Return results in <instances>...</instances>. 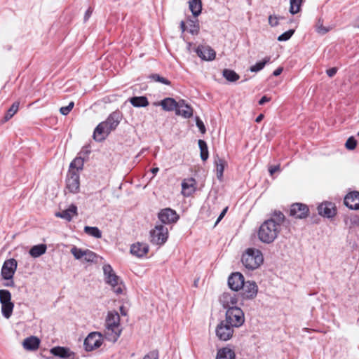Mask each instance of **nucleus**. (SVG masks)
<instances>
[{"instance_id": "33", "label": "nucleus", "mask_w": 359, "mask_h": 359, "mask_svg": "<svg viewBox=\"0 0 359 359\" xmlns=\"http://www.w3.org/2000/svg\"><path fill=\"white\" fill-rule=\"evenodd\" d=\"M83 166V159L81 157L74 158L70 163L69 170H75L76 172L82 170Z\"/></svg>"}, {"instance_id": "64", "label": "nucleus", "mask_w": 359, "mask_h": 359, "mask_svg": "<svg viewBox=\"0 0 359 359\" xmlns=\"http://www.w3.org/2000/svg\"><path fill=\"white\" fill-rule=\"evenodd\" d=\"M121 311L123 315H126V313L123 311V309L122 306L121 307Z\"/></svg>"}, {"instance_id": "62", "label": "nucleus", "mask_w": 359, "mask_h": 359, "mask_svg": "<svg viewBox=\"0 0 359 359\" xmlns=\"http://www.w3.org/2000/svg\"><path fill=\"white\" fill-rule=\"evenodd\" d=\"M159 169L158 168H153L151 169V172L154 174V175H156L158 172Z\"/></svg>"}, {"instance_id": "13", "label": "nucleus", "mask_w": 359, "mask_h": 359, "mask_svg": "<svg viewBox=\"0 0 359 359\" xmlns=\"http://www.w3.org/2000/svg\"><path fill=\"white\" fill-rule=\"evenodd\" d=\"M318 211L319 215L327 218H332L337 214L335 205L331 202L322 203L318 205Z\"/></svg>"}, {"instance_id": "35", "label": "nucleus", "mask_w": 359, "mask_h": 359, "mask_svg": "<svg viewBox=\"0 0 359 359\" xmlns=\"http://www.w3.org/2000/svg\"><path fill=\"white\" fill-rule=\"evenodd\" d=\"M0 303L1 305L13 303L11 294L7 290H0Z\"/></svg>"}, {"instance_id": "45", "label": "nucleus", "mask_w": 359, "mask_h": 359, "mask_svg": "<svg viewBox=\"0 0 359 359\" xmlns=\"http://www.w3.org/2000/svg\"><path fill=\"white\" fill-rule=\"evenodd\" d=\"M357 145V141L353 137H350L345 144V147L348 150H353Z\"/></svg>"}, {"instance_id": "49", "label": "nucleus", "mask_w": 359, "mask_h": 359, "mask_svg": "<svg viewBox=\"0 0 359 359\" xmlns=\"http://www.w3.org/2000/svg\"><path fill=\"white\" fill-rule=\"evenodd\" d=\"M143 359H158V352L156 350H154L144 355Z\"/></svg>"}, {"instance_id": "31", "label": "nucleus", "mask_w": 359, "mask_h": 359, "mask_svg": "<svg viewBox=\"0 0 359 359\" xmlns=\"http://www.w3.org/2000/svg\"><path fill=\"white\" fill-rule=\"evenodd\" d=\"M223 76L230 82H235L240 78L239 75L233 70L224 69L222 72Z\"/></svg>"}, {"instance_id": "27", "label": "nucleus", "mask_w": 359, "mask_h": 359, "mask_svg": "<svg viewBox=\"0 0 359 359\" xmlns=\"http://www.w3.org/2000/svg\"><path fill=\"white\" fill-rule=\"evenodd\" d=\"M130 102L135 107H145L149 104L145 96L133 97L130 99Z\"/></svg>"}, {"instance_id": "18", "label": "nucleus", "mask_w": 359, "mask_h": 359, "mask_svg": "<svg viewBox=\"0 0 359 359\" xmlns=\"http://www.w3.org/2000/svg\"><path fill=\"white\" fill-rule=\"evenodd\" d=\"M196 189V180L190 177L184 179L182 182V194L189 197L192 195Z\"/></svg>"}, {"instance_id": "23", "label": "nucleus", "mask_w": 359, "mask_h": 359, "mask_svg": "<svg viewBox=\"0 0 359 359\" xmlns=\"http://www.w3.org/2000/svg\"><path fill=\"white\" fill-rule=\"evenodd\" d=\"M40 339L34 336L27 337L22 342V346L27 351H35L39 348Z\"/></svg>"}, {"instance_id": "40", "label": "nucleus", "mask_w": 359, "mask_h": 359, "mask_svg": "<svg viewBox=\"0 0 359 359\" xmlns=\"http://www.w3.org/2000/svg\"><path fill=\"white\" fill-rule=\"evenodd\" d=\"M302 0H290V12L292 14H296L299 12Z\"/></svg>"}, {"instance_id": "15", "label": "nucleus", "mask_w": 359, "mask_h": 359, "mask_svg": "<svg viewBox=\"0 0 359 359\" xmlns=\"http://www.w3.org/2000/svg\"><path fill=\"white\" fill-rule=\"evenodd\" d=\"M197 55L203 60L211 61L215 58V51L209 46L201 45L196 49Z\"/></svg>"}, {"instance_id": "9", "label": "nucleus", "mask_w": 359, "mask_h": 359, "mask_svg": "<svg viewBox=\"0 0 359 359\" xmlns=\"http://www.w3.org/2000/svg\"><path fill=\"white\" fill-rule=\"evenodd\" d=\"M18 262L15 259H9L3 264L1 275L3 279L11 280L17 269Z\"/></svg>"}, {"instance_id": "52", "label": "nucleus", "mask_w": 359, "mask_h": 359, "mask_svg": "<svg viewBox=\"0 0 359 359\" xmlns=\"http://www.w3.org/2000/svg\"><path fill=\"white\" fill-rule=\"evenodd\" d=\"M227 210H228V208L226 207L222 211V212L220 213L219 216L218 217L216 222H215V225H217L219 221L224 217L225 214L227 212Z\"/></svg>"}, {"instance_id": "51", "label": "nucleus", "mask_w": 359, "mask_h": 359, "mask_svg": "<svg viewBox=\"0 0 359 359\" xmlns=\"http://www.w3.org/2000/svg\"><path fill=\"white\" fill-rule=\"evenodd\" d=\"M337 71V68L332 67V68L327 69L326 71V73L328 75V76L332 77L336 74Z\"/></svg>"}, {"instance_id": "56", "label": "nucleus", "mask_w": 359, "mask_h": 359, "mask_svg": "<svg viewBox=\"0 0 359 359\" xmlns=\"http://www.w3.org/2000/svg\"><path fill=\"white\" fill-rule=\"evenodd\" d=\"M177 106L176 107V109L177 108H184L185 106H188L189 104L185 102L184 100H181L179 102H177Z\"/></svg>"}, {"instance_id": "12", "label": "nucleus", "mask_w": 359, "mask_h": 359, "mask_svg": "<svg viewBox=\"0 0 359 359\" xmlns=\"http://www.w3.org/2000/svg\"><path fill=\"white\" fill-rule=\"evenodd\" d=\"M158 219L160 221L165 224H172L176 222L179 216L176 213V212L171 208H165L163 209L158 213Z\"/></svg>"}, {"instance_id": "63", "label": "nucleus", "mask_w": 359, "mask_h": 359, "mask_svg": "<svg viewBox=\"0 0 359 359\" xmlns=\"http://www.w3.org/2000/svg\"><path fill=\"white\" fill-rule=\"evenodd\" d=\"M11 280V282H9V283H8L5 284V285H6V286H7V287H13V286H14V282H13V280H12V279H11V280Z\"/></svg>"}, {"instance_id": "34", "label": "nucleus", "mask_w": 359, "mask_h": 359, "mask_svg": "<svg viewBox=\"0 0 359 359\" xmlns=\"http://www.w3.org/2000/svg\"><path fill=\"white\" fill-rule=\"evenodd\" d=\"M84 232L90 236H92L96 238H100L102 237L101 231L95 226H85Z\"/></svg>"}, {"instance_id": "1", "label": "nucleus", "mask_w": 359, "mask_h": 359, "mask_svg": "<svg viewBox=\"0 0 359 359\" xmlns=\"http://www.w3.org/2000/svg\"><path fill=\"white\" fill-rule=\"evenodd\" d=\"M285 215L280 210H274L270 218L265 220L259 226L258 238L264 243H273L281 230V225L285 221Z\"/></svg>"}, {"instance_id": "19", "label": "nucleus", "mask_w": 359, "mask_h": 359, "mask_svg": "<svg viewBox=\"0 0 359 359\" xmlns=\"http://www.w3.org/2000/svg\"><path fill=\"white\" fill-rule=\"evenodd\" d=\"M344 203L346 206L352 210L359 209V192L354 191L348 194L345 198Z\"/></svg>"}, {"instance_id": "50", "label": "nucleus", "mask_w": 359, "mask_h": 359, "mask_svg": "<svg viewBox=\"0 0 359 359\" xmlns=\"http://www.w3.org/2000/svg\"><path fill=\"white\" fill-rule=\"evenodd\" d=\"M269 22L272 27H276L278 24V18L270 15L269 18Z\"/></svg>"}, {"instance_id": "22", "label": "nucleus", "mask_w": 359, "mask_h": 359, "mask_svg": "<svg viewBox=\"0 0 359 359\" xmlns=\"http://www.w3.org/2000/svg\"><path fill=\"white\" fill-rule=\"evenodd\" d=\"M77 207L72 204L67 210L55 213L57 217L62 218L70 222L74 216L77 215Z\"/></svg>"}, {"instance_id": "26", "label": "nucleus", "mask_w": 359, "mask_h": 359, "mask_svg": "<svg viewBox=\"0 0 359 359\" xmlns=\"http://www.w3.org/2000/svg\"><path fill=\"white\" fill-rule=\"evenodd\" d=\"M47 250V246L45 244H39L34 245L29 250V255L34 258L39 257L42 255L45 254Z\"/></svg>"}, {"instance_id": "43", "label": "nucleus", "mask_w": 359, "mask_h": 359, "mask_svg": "<svg viewBox=\"0 0 359 359\" xmlns=\"http://www.w3.org/2000/svg\"><path fill=\"white\" fill-rule=\"evenodd\" d=\"M189 26H190L189 32L193 35L198 34V33L199 32L198 22L197 21L190 20Z\"/></svg>"}, {"instance_id": "30", "label": "nucleus", "mask_w": 359, "mask_h": 359, "mask_svg": "<svg viewBox=\"0 0 359 359\" xmlns=\"http://www.w3.org/2000/svg\"><path fill=\"white\" fill-rule=\"evenodd\" d=\"M160 104L165 111H176V107L177 106V102L171 97H167L163 99Z\"/></svg>"}, {"instance_id": "4", "label": "nucleus", "mask_w": 359, "mask_h": 359, "mask_svg": "<svg viewBox=\"0 0 359 359\" xmlns=\"http://www.w3.org/2000/svg\"><path fill=\"white\" fill-rule=\"evenodd\" d=\"M242 263L245 268L250 270L257 269L264 261L262 252L258 249L248 248L243 254Z\"/></svg>"}, {"instance_id": "20", "label": "nucleus", "mask_w": 359, "mask_h": 359, "mask_svg": "<svg viewBox=\"0 0 359 359\" xmlns=\"http://www.w3.org/2000/svg\"><path fill=\"white\" fill-rule=\"evenodd\" d=\"M50 353L57 357L63 359H73L74 353L71 351L69 348L62 346H56L50 349Z\"/></svg>"}, {"instance_id": "24", "label": "nucleus", "mask_w": 359, "mask_h": 359, "mask_svg": "<svg viewBox=\"0 0 359 359\" xmlns=\"http://www.w3.org/2000/svg\"><path fill=\"white\" fill-rule=\"evenodd\" d=\"M236 354L234 350L229 347H224L217 351L216 359H235Z\"/></svg>"}, {"instance_id": "25", "label": "nucleus", "mask_w": 359, "mask_h": 359, "mask_svg": "<svg viewBox=\"0 0 359 359\" xmlns=\"http://www.w3.org/2000/svg\"><path fill=\"white\" fill-rule=\"evenodd\" d=\"M220 301L224 307L226 309L234 306V305L237 304V298L236 297V295H231L229 293H224Z\"/></svg>"}, {"instance_id": "5", "label": "nucleus", "mask_w": 359, "mask_h": 359, "mask_svg": "<svg viewBox=\"0 0 359 359\" xmlns=\"http://www.w3.org/2000/svg\"><path fill=\"white\" fill-rule=\"evenodd\" d=\"M103 272L106 283L111 286L114 292L117 294H122L125 286L120 278L116 275L112 267L109 264H104Z\"/></svg>"}, {"instance_id": "38", "label": "nucleus", "mask_w": 359, "mask_h": 359, "mask_svg": "<svg viewBox=\"0 0 359 359\" xmlns=\"http://www.w3.org/2000/svg\"><path fill=\"white\" fill-rule=\"evenodd\" d=\"M13 308H14V304L13 303L6 304L1 305V313H2V315L6 318L8 319L11 316V315L13 313Z\"/></svg>"}, {"instance_id": "39", "label": "nucleus", "mask_w": 359, "mask_h": 359, "mask_svg": "<svg viewBox=\"0 0 359 359\" xmlns=\"http://www.w3.org/2000/svg\"><path fill=\"white\" fill-rule=\"evenodd\" d=\"M20 103L18 102H15L11 107L8 109L5 116L4 119L5 121H8L10 118H11L18 111L19 109Z\"/></svg>"}, {"instance_id": "61", "label": "nucleus", "mask_w": 359, "mask_h": 359, "mask_svg": "<svg viewBox=\"0 0 359 359\" xmlns=\"http://www.w3.org/2000/svg\"><path fill=\"white\" fill-rule=\"evenodd\" d=\"M74 106V102H70L69 104L67 105V107L69 108V110L71 111Z\"/></svg>"}, {"instance_id": "58", "label": "nucleus", "mask_w": 359, "mask_h": 359, "mask_svg": "<svg viewBox=\"0 0 359 359\" xmlns=\"http://www.w3.org/2000/svg\"><path fill=\"white\" fill-rule=\"evenodd\" d=\"M283 67H278L273 72V75L274 76H279L282 72H283Z\"/></svg>"}, {"instance_id": "32", "label": "nucleus", "mask_w": 359, "mask_h": 359, "mask_svg": "<svg viewBox=\"0 0 359 359\" xmlns=\"http://www.w3.org/2000/svg\"><path fill=\"white\" fill-rule=\"evenodd\" d=\"M193 109L190 105L185 106L184 108H177L175 111L177 115L182 116L185 118H191L193 116Z\"/></svg>"}, {"instance_id": "16", "label": "nucleus", "mask_w": 359, "mask_h": 359, "mask_svg": "<svg viewBox=\"0 0 359 359\" xmlns=\"http://www.w3.org/2000/svg\"><path fill=\"white\" fill-rule=\"evenodd\" d=\"M309 208L303 203H294L290 208V215L297 219H304L308 216Z\"/></svg>"}, {"instance_id": "57", "label": "nucleus", "mask_w": 359, "mask_h": 359, "mask_svg": "<svg viewBox=\"0 0 359 359\" xmlns=\"http://www.w3.org/2000/svg\"><path fill=\"white\" fill-rule=\"evenodd\" d=\"M60 112L62 115H67L70 112V111L69 110V108L67 107V106H66V107H62L60 109Z\"/></svg>"}, {"instance_id": "46", "label": "nucleus", "mask_w": 359, "mask_h": 359, "mask_svg": "<svg viewBox=\"0 0 359 359\" xmlns=\"http://www.w3.org/2000/svg\"><path fill=\"white\" fill-rule=\"evenodd\" d=\"M151 78L154 81L162 83H163L165 85H170V81H168L167 79H165L164 77L161 76L159 74H152L151 76Z\"/></svg>"}, {"instance_id": "60", "label": "nucleus", "mask_w": 359, "mask_h": 359, "mask_svg": "<svg viewBox=\"0 0 359 359\" xmlns=\"http://www.w3.org/2000/svg\"><path fill=\"white\" fill-rule=\"evenodd\" d=\"M264 118V115L262 114H259L255 119V121L257 123H259L260 121H262V119Z\"/></svg>"}, {"instance_id": "53", "label": "nucleus", "mask_w": 359, "mask_h": 359, "mask_svg": "<svg viewBox=\"0 0 359 359\" xmlns=\"http://www.w3.org/2000/svg\"><path fill=\"white\" fill-rule=\"evenodd\" d=\"M280 170V165H274V166H271L269 169V171L270 172V174L272 175H273L276 171H278Z\"/></svg>"}, {"instance_id": "14", "label": "nucleus", "mask_w": 359, "mask_h": 359, "mask_svg": "<svg viewBox=\"0 0 359 359\" xmlns=\"http://www.w3.org/2000/svg\"><path fill=\"white\" fill-rule=\"evenodd\" d=\"M241 288L243 299H252L257 296L258 287L255 282H245L244 285Z\"/></svg>"}, {"instance_id": "55", "label": "nucleus", "mask_w": 359, "mask_h": 359, "mask_svg": "<svg viewBox=\"0 0 359 359\" xmlns=\"http://www.w3.org/2000/svg\"><path fill=\"white\" fill-rule=\"evenodd\" d=\"M271 100V97L266 95L263 96L259 101V104L263 105L264 103L268 102Z\"/></svg>"}, {"instance_id": "37", "label": "nucleus", "mask_w": 359, "mask_h": 359, "mask_svg": "<svg viewBox=\"0 0 359 359\" xmlns=\"http://www.w3.org/2000/svg\"><path fill=\"white\" fill-rule=\"evenodd\" d=\"M269 62L270 57H266L262 61L258 62L255 65L251 66L250 70L252 72H257L262 70Z\"/></svg>"}, {"instance_id": "11", "label": "nucleus", "mask_w": 359, "mask_h": 359, "mask_svg": "<svg viewBox=\"0 0 359 359\" xmlns=\"http://www.w3.org/2000/svg\"><path fill=\"white\" fill-rule=\"evenodd\" d=\"M102 344V337L98 332H91L84 340L85 349L87 351H91L99 348Z\"/></svg>"}, {"instance_id": "7", "label": "nucleus", "mask_w": 359, "mask_h": 359, "mask_svg": "<svg viewBox=\"0 0 359 359\" xmlns=\"http://www.w3.org/2000/svg\"><path fill=\"white\" fill-rule=\"evenodd\" d=\"M168 238V229L162 224L156 225L150 231V242L154 245H162Z\"/></svg>"}, {"instance_id": "6", "label": "nucleus", "mask_w": 359, "mask_h": 359, "mask_svg": "<svg viewBox=\"0 0 359 359\" xmlns=\"http://www.w3.org/2000/svg\"><path fill=\"white\" fill-rule=\"evenodd\" d=\"M225 320L231 326L238 327L241 326L245 321L244 313L237 306L229 307L226 311Z\"/></svg>"}, {"instance_id": "42", "label": "nucleus", "mask_w": 359, "mask_h": 359, "mask_svg": "<svg viewBox=\"0 0 359 359\" xmlns=\"http://www.w3.org/2000/svg\"><path fill=\"white\" fill-rule=\"evenodd\" d=\"M85 250H82L81 248H78L76 246H74L71 249V253L74 255L75 259H81L83 257Z\"/></svg>"}, {"instance_id": "41", "label": "nucleus", "mask_w": 359, "mask_h": 359, "mask_svg": "<svg viewBox=\"0 0 359 359\" xmlns=\"http://www.w3.org/2000/svg\"><path fill=\"white\" fill-rule=\"evenodd\" d=\"M97 255L91 250H85L83 254V260L86 262H94L96 261Z\"/></svg>"}, {"instance_id": "28", "label": "nucleus", "mask_w": 359, "mask_h": 359, "mask_svg": "<svg viewBox=\"0 0 359 359\" xmlns=\"http://www.w3.org/2000/svg\"><path fill=\"white\" fill-rule=\"evenodd\" d=\"M189 6L194 16L196 17L201 14L202 10L201 0H190Z\"/></svg>"}, {"instance_id": "21", "label": "nucleus", "mask_w": 359, "mask_h": 359, "mask_svg": "<svg viewBox=\"0 0 359 359\" xmlns=\"http://www.w3.org/2000/svg\"><path fill=\"white\" fill-rule=\"evenodd\" d=\"M149 252V245L144 243H136L131 245L130 252L137 257H142Z\"/></svg>"}, {"instance_id": "44", "label": "nucleus", "mask_w": 359, "mask_h": 359, "mask_svg": "<svg viewBox=\"0 0 359 359\" xmlns=\"http://www.w3.org/2000/svg\"><path fill=\"white\" fill-rule=\"evenodd\" d=\"M294 32V29H289L288 31H287V32L283 33L282 34H280L278 37V40L279 41H287L293 35Z\"/></svg>"}, {"instance_id": "48", "label": "nucleus", "mask_w": 359, "mask_h": 359, "mask_svg": "<svg viewBox=\"0 0 359 359\" xmlns=\"http://www.w3.org/2000/svg\"><path fill=\"white\" fill-rule=\"evenodd\" d=\"M196 126L198 128L200 132L202 134L205 133V132H206L205 126L203 122L201 120V118L198 116L196 117Z\"/></svg>"}, {"instance_id": "17", "label": "nucleus", "mask_w": 359, "mask_h": 359, "mask_svg": "<svg viewBox=\"0 0 359 359\" xmlns=\"http://www.w3.org/2000/svg\"><path fill=\"white\" fill-rule=\"evenodd\" d=\"M244 277L239 273H233L228 279V285L229 287L234 291H238L244 285Z\"/></svg>"}, {"instance_id": "29", "label": "nucleus", "mask_w": 359, "mask_h": 359, "mask_svg": "<svg viewBox=\"0 0 359 359\" xmlns=\"http://www.w3.org/2000/svg\"><path fill=\"white\" fill-rule=\"evenodd\" d=\"M215 163L216 165L217 177L219 180H222V178L223 177L224 170L226 165V162L225 160L217 156V158L215 160Z\"/></svg>"}, {"instance_id": "10", "label": "nucleus", "mask_w": 359, "mask_h": 359, "mask_svg": "<svg viewBox=\"0 0 359 359\" xmlns=\"http://www.w3.org/2000/svg\"><path fill=\"white\" fill-rule=\"evenodd\" d=\"M66 187L72 194H76L79 191V174L75 170H69L66 180Z\"/></svg>"}, {"instance_id": "47", "label": "nucleus", "mask_w": 359, "mask_h": 359, "mask_svg": "<svg viewBox=\"0 0 359 359\" xmlns=\"http://www.w3.org/2000/svg\"><path fill=\"white\" fill-rule=\"evenodd\" d=\"M316 27L317 32L320 34H325L329 31L328 28L323 25V22L320 20H318Z\"/></svg>"}, {"instance_id": "2", "label": "nucleus", "mask_w": 359, "mask_h": 359, "mask_svg": "<svg viewBox=\"0 0 359 359\" xmlns=\"http://www.w3.org/2000/svg\"><path fill=\"white\" fill-rule=\"evenodd\" d=\"M122 119V114L119 111H113L107 120L100 123L93 133V139L97 142H102L114 130Z\"/></svg>"}, {"instance_id": "8", "label": "nucleus", "mask_w": 359, "mask_h": 359, "mask_svg": "<svg viewBox=\"0 0 359 359\" xmlns=\"http://www.w3.org/2000/svg\"><path fill=\"white\" fill-rule=\"evenodd\" d=\"M233 328V326L223 320L216 327V335L220 340L227 341L232 337Z\"/></svg>"}, {"instance_id": "54", "label": "nucleus", "mask_w": 359, "mask_h": 359, "mask_svg": "<svg viewBox=\"0 0 359 359\" xmlns=\"http://www.w3.org/2000/svg\"><path fill=\"white\" fill-rule=\"evenodd\" d=\"M92 13H93V8L90 7L88 8V9L86 11V13L84 15V21L85 22L87 21L90 18Z\"/></svg>"}, {"instance_id": "59", "label": "nucleus", "mask_w": 359, "mask_h": 359, "mask_svg": "<svg viewBox=\"0 0 359 359\" xmlns=\"http://www.w3.org/2000/svg\"><path fill=\"white\" fill-rule=\"evenodd\" d=\"M180 29L182 30V32H184L186 30V25L184 21H181L180 22Z\"/></svg>"}, {"instance_id": "36", "label": "nucleus", "mask_w": 359, "mask_h": 359, "mask_svg": "<svg viewBox=\"0 0 359 359\" xmlns=\"http://www.w3.org/2000/svg\"><path fill=\"white\" fill-rule=\"evenodd\" d=\"M198 146L201 150V158L203 161L208 158V149L206 142L204 140H198Z\"/></svg>"}, {"instance_id": "3", "label": "nucleus", "mask_w": 359, "mask_h": 359, "mask_svg": "<svg viewBox=\"0 0 359 359\" xmlns=\"http://www.w3.org/2000/svg\"><path fill=\"white\" fill-rule=\"evenodd\" d=\"M105 336L107 340L116 342L121 333L120 316L115 311H109L105 322Z\"/></svg>"}]
</instances>
